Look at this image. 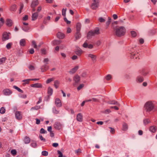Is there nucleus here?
Masks as SVG:
<instances>
[{
    "mask_svg": "<svg viewBox=\"0 0 157 157\" xmlns=\"http://www.w3.org/2000/svg\"><path fill=\"white\" fill-rule=\"evenodd\" d=\"M114 30L116 35L119 37L124 36L126 32V29L123 26L117 27Z\"/></svg>",
    "mask_w": 157,
    "mask_h": 157,
    "instance_id": "obj_1",
    "label": "nucleus"
},
{
    "mask_svg": "<svg viewBox=\"0 0 157 157\" xmlns=\"http://www.w3.org/2000/svg\"><path fill=\"white\" fill-rule=\"evenodd\" d=\"M154 106V104L152 101H147L144 105V109L147 112H150L153 109Z\"/></svg>",
    "mask_w": 157,
    "mask_h": 157,
    "instance_id": "obj_2",
    "label": "nucleus"
},
{
    "mask_svg": "<svg viewBox=\"0 0 157 157\" xmlns=\"http://www.w3.org/2000/svg\"><path fill=\"white\" fill-rule=\"evenodd\" d=\"M99 33V30L98 28H96L94 30H91L90 31L87 35V37L88 39L90 38L92 36L98 34Z\"/></svg>",
    "mask_w": 157,
    "mask_h": 157,
    "instance_id": "obj_3",
    "label": "nucleus"
},
{
    "mask_svg": "<svg viewBox=\"0 0 157 157\" xmlns=\"http://www.w3.org/2000/svg\"><path fill=\"white\" fill-rule=\"evenodd\" d=\"M92 2L90 7L92 10H95L99 6V0H92Z\"/></svg>",
    "mask_w": 157,
    "mask_h": 157,
    "instance_id": "obj_4",
    "label": "nucleus"
},
{
    "mask_svg": "<svg viewBox=\"0 0 157 157\" xmlns=\"http://www.w3.org/2000/svg\"><path fill=\"white\" fill-rule=\"evenodd\" d=\"M2 93L4 95L8 96L12 93V91L9 89H5L3 90Z\"/></svg>",
    "mask_w": 157,
    "mask_h": 157,
    "instance_id": "obj_5",
    "label": "nucleus"
},
{
    "mask_svg": "<svg viewBox=\"0 0 157 157\" xmlns=\"http://www.w3.org/2000/svg\"><path fill=\"white\" fill-rule=\"evenodd\" d=\"M88 57L91 59L93 63L96 61L97 56L92 54H89L87 55Z\"/></svg>",
    "mask_w": 157,
    "mask_h": 157,
    "instance_id": "obj_6",
    "label": "nucleus"
},
{
    "mask_svg": "<svg viewBox=\"0 0 157 157\" xmlns=\"http://www.w3.org/2000/svg\"><path fill=\"white\" fill-rule=\"evenodd\" d=\"M9 33H8L6 32L3 33L2 35V40L3 41H5L9 39Z\"/></svg>",
    "mask_w": 157,
    "mask_h": 157,
    "instance_id": "obj_7",
    "label": "nucleus"
},
{
    "mask_svg": "<svg viewBox=\"0 0 157 157\" xmlns=\"http://www.w3.org/2000/svg\"><path fill=\"white\" fill-rule=\"evenodd\" d=\"M55 128L57 129H60L62 128V125L59 122H56L54 124Z\"/></svg>",
    "mask_w": 157,
    "mask_h": 157,
    "instance_id": "obj_8",
    "label": "nucleus"
},
{
    "mask_svg": "<svg viewBox=\"0 0 157 157\" xmlns=\"http://www.w3.org/2000/svg\"><path fill=\"white\" fill-rule=\"evenodd\" d=\"M49 68V67L46 64L43 65L40 68L41 71L42 72H44L48 70Z\"/></svg>",
    "mask_w": 157,
    "mask_h": 157,
    "instance_id": "obj_9",
    "label": "nucleus"
},
{
    "mask_svg": "<svg viewBox=\"0 0 157 157\" xmlns=\"http://www.w3.org/2000/svg\"><path fill=\"white\" fill-rule=\"evenodd\" d=\"M130 57L132 58H135L136 59H139V54L138 53L132 52L130 53Z\"/></svg>",
    "mask_w": 157,
    "mask_h": 157,
    "instance_id": "obj_10",
    "label": "nucleus"
},
{
    "mask_svg": "<svg viewBox=\"0 0 157 157\" xmlns=\"http://www.w3.org/2000/svg\"><path fill=\"white\" fill-rule=\"evenodd\" d=\"M15 116L16 119L17 120H20L22 118V116L21 113L19 111H16L15 112Z\"/></svg>",
    "mask_w": 157,
    "mask_h": 157,
    "instance_id": "obj_11",
    "label": "nucleus"
},
{
    "mask_svg": "<svg viewBox=\"0 0 157 157\" xmlns=\"http://www.w3.org/2000/svg\"><path fill=\"white\" fill-rule=\"evenodd\" d=\"M83 116L82 114L79 113L77 115L76 119L77 121L79 122H82V121Z\"/></svg>",
    "mask_w": 157,
    "mask_h": 157,
    "instance_id": "obj_12",
    "label": "nucleus"
},
{
    "mask_svg": "<svg viewBox=\"0 0 157 157\" xmlns=\"http://www.w3.org/2000/svg\"><path fill=\"white\" fill-rule=\"evenodd\" d=\"M83 47L85 48H88L89 49H92L93 48V46L91 44H88L86 42L84 43L83 45Z\"/></svg>",
    "mask_w": 157,
    "mask_h": 157,
    "instance_id": "obj_13",
    "label": "nucleus"
},
{
    "mask_svg": "<svg viewBox=\"0 0 157 157\" xmlns=\"http://www.w3.org/2000/svg\"><path fill=\"white\" fill-rule=\"evenodd\" d=\"M31 86L33 87L40 88L42 87V85L40 83H36L31 84Z\"/></svg>",
    "mask_w": 157,
    "mask_h": 157,
    "instance_id": "obj_14",
    "label": "nucleus"
},
{
    "mask_svg": "<svg viewBox=\"0 0 157 157\" xmlns=\"http://www.w3.org/2000/svg\"><path fill=\"white\" fill-rule=\"evenodd\" d=\"M78 68V66H75V67L72 68L70 71H69V73L70 74H73L75 73L76 71L77 70Z\"/></svg>",
    "mask_w": 157,
    "mask_h": 157,
    "instance_id": "obj_15",
    "label": "nucleus"
},
{
    "mask_svg": "<svg viewBox=\"0 0 157 157\" xmlns=\"http://www.w3.org/2000/svg\"><path fill=\"white\" fill-rule=\"evenodd\" d=\"M38 2L37 0H34L33 1L31 4V7L32 8H34L38 4Z\"/></svg>",
    "mask_w": 157,
    "mask_h": 157,
    "instance_id": "obj_16",
    "label": "nucleus"
},
{
    "mask_svg": "<svg viewBox=\"0 0 157 157\" xmlns=\"http://www.w3.org/2000/svg\"><path fill=\"white\" fill-rule=\"evenodd\" d=\"M75 52L77 55L80 56L83 53V51L80 48H78L75 51Z\"/></svg>",
    "mask_w": 157,
    "mask_h": 157,
    "instance_id": "obj_17",
    "label": "nucleus"
},
{
    "mask_svg": "<svg viewBox=\"0 0 157 157\" xmlns=\"http://www.w3.org/2000/svg\"><path fill=\"white\" fill-rule=\"evenodd\" d=\"M55 103L56 106L58 107H60L62 105L61 101L59 98H57L56 99Z\"/></svg>",
    "mask_w": 157,
    "mask_h": 157,
    "instance_id": "obj_18",
    "label": "nucleus"
},
{
    "mask_svg": "<svg viewBox=\"0 0 157 157\" xmlns=\"http://www.w3.org/2000/svg\"><path fill=\"white\" fill-rule=\"evenodd\" d=\"M6 25L8 26H11L13 25L12 21L10 19H7L6 20Z\"/></svg>",
    "mask_w": 157,
    "mask_h": 157,
    "instance_id": "obj_19",
    "label": "nucleus"
},
{
    "mask_svg": "<svg viewBox=\"0 0 157 157\" xmlns=\"http://www.w3.org/2000/svg\"><path fill=\"white\" fill-rule=\"evenodd\" d=\"M156 129L157 128L155 126H151L149 128V130L153 133L155 132H156Z\"/></svg>",
    "mask_w": 157,
    "mask_h": 157,
    "instance_id": "obj_20",
    "label": "nucleus"
},
{
    "mask_svg": "<svg viewBox=\"0 0 157 157\" xmlns=\"http://www.w3.org/2000/svg\"><path fill=\"white\" fill-rule=\"evenodd\" d=\"M57 36L59 39H63L65 37V35L63 33L59 32L57 33Z\"/></svg>",
    "mask_w": 157,
    "mask_h": 157,
    "instance_id": "obj_21",
    "label": "nucleus"
},
{
    "mask_svg": "<svg viewBox=\"0 0 157 157\" xmlns=\"http://www.w3.org/2000/svg\"><path fill=\"white\" fill-rule=\"evenodd\" d=\"M143 81V78L141 76H138L136 79V81L137 82L140 83L142 82Z\"/></svg>",
    "mask_w": 157,
    "mask_h": 157,
    "instance_id": "obj_22",
    "label": "nucleus"
},
{
    "mask_svg": "<svg viewBox=\"0 0 157 157\" xmlns=\"http://www.w3.org/2000/svg\"><path fill=\"white\" fill-rule=\"evenodd\" d=\"M38 16V14L37 13H35L33 14L32 16V20L33 21H34L36 20Z\"/></svg>",
    "mask_w": 157,
    "mask_h": 157,
    "instance_id": "obj_23",
    "label": "nucleus"
},
{
    "mask_svg": "<svg viewBox=\"0 0 157 157\" xmlns=\"http://www.w3.org/2000/svg\"><path fill=\"white\" fill-rule=\"evenodd\" d=\"M81 27V24L80 23L78 22L77 23L76 25V31H80Z\"/></svg>",
    "mask_w": 157,
    "mask_h": 157,
    "instance_id": "obj_24",
    "label": "nucleus"
},
{
    "mask_svg": "<svg viewBox=\"0 0 157 157\" xmlns=\"http://www.w3.org/2000/svg\"><path fill=\"white\" fill-rule=\"evenodd\" d=\"M80 80V77L78 75H76L74 77V80L76 83H78Z\"/></svg>",
    "mask_w": 157,
    "mask_h": 157,
    "instance_id": "obj_25",
    "label": "nucleus"
},
{
    "mask_svg": "<svg viewBox=\"0 0 157 157\" xmlns=\"http://www.w3.org/2000/svg\"><path fill=\"white\" fill-rule=\"evenodd\" d=\"M26 41L25 39H22L20 41V44L21 46H24L25 44Z\"/></svg>",
    "mask_w": 157,
    "mask_h": 157,
    "instance_id": "obj_26",
    "label": "nucleus"
},
{
    "mask_svg": "<svg viewBox=\"0 0 157 157\" xmlns=\"http://www.w3.org/2000/svg\"><path fill=\"white\" fill-rule=\"evenodd\" d=\"M75 38L76 40L80 38L81 37V34L80 31H76V34L75 35Z\"/></svg>",
    "mask_w": 157,
    "mask_h": 157,
    "instance_id": "obj_27",
    "label": "nucleus"
},
{
    "mask_svg": "<svg viewBox=\"0 0 157 157\" xmlns=\"http://www.w3.org/2000/svg\"><path fill=\"white\" fill-rule=\"evenodd\" d=\"M59 82L57 80H56L54 82V85L56 88L57 89L59 87Z\"/></svg>",
    "mask_w": 157,
    "mask_h": 157,
    "instance_id": "obj_28",
    "label": "nucleus"
},
{
    "mask_svg": "<svg viewBox=\"0 0 157 157\" xmlns=\"http://www.w3.org/2000/svg\"><path fill=\"white\" fill-rule=\"evenodd\" d=\"M55 78L54 77H52V78H49L47 79V80L46 81V84H49L51 82L53 81Z\"/></svg>",
    "mask_w": 157,
    "mask_h": 157,
    "instance_id": "obj_29",
    "label": "nucleus"
},
{
    "mask_svg": "<svg viewBox=\"0 0 157 157\" xmlns=\"http://www.w3.org/2000/svg\"><path fill=\"white\" fill-rule=\"evenodd\" d=\"M24 141L26 144L29 143L30 142V138L28 137H25L24 139Z\"/></svg>",
    "mask_w": 157,
    "mask_h": 157,
    "instance_id": "obj_30",
    "label": "nucleus"
},
{
    "mask_svg": "<svg viewBox=\"0 0 157 157\" xmlns=\"http://www.w3.org/2000/svg\"><path fill=\"white\" fill-rule=\"evenodd\" d=\"M109 103L110 104L116 105L118 106H119L120 105L119 104L117 101H109Z\"/></svg>",
    "mask_w": 157,
    "mask_h": 157,
    "instance_id": "obj_31",
    "label": "nucleus"
},
{
    "mask_svg": "<svg viewBox=\"0 0 157 157\" xmlns=\"http://www.w3.org/2000/svg\"><path fill=\"white\" fill-rule=\"evenodd\" d=\"M48 94L49 95H51L53 93V89L52 88H51L50 87H49L48 88Z\"/></svg>",
    "mask_w": 157,
    "mask_h": 157,
    "instance_id": "obj_32",
    "label": "nucleus"
},
{
    "mask_svg": "<svg viewBox=\"0 0 157 157\" xmlns=\"http://www.w3.org/2000/svg\"><path fill=\"white\" fill-rule=\"evenodd\" d=\"M128 128L127 124L125 123H124L123 124L122 130L123 131H126Z\"/></svg>",
    "mask_w": 157,
    "mask_h": 157,
    "instance_id": "obj_33",
    "label": "nucleus"
},
{
    "mask_svg": "<svg viewBox=\"0 0 157 157\" xmlns=\"http://www.w3.org/2000/svg\"><path fill=\"white\" fill-rule=\"evenodd\" d=\"M16 10V5H13L11 6L10 8V10L15 12Z\"/></svg>",
    "mask_w": 157,
    "mask_h": 157,
    "instance_id": "obj_34",
    "label": "nucleus"
},
{
    "mask_svg": "<svg viewBox=\"0 0 157 157\" xmlns=\"http://www.w3.org/2000/svg\"><path fill=\"white\" fill-rule=\"evenodd\" d=\"M40 105H36L34 107H32L31 108V110H37L39 109H40Z\"/></svg>",
    "mask_w": 157,
    "mask_h": 157,
    "instance_id": "obj_35",
    "label": "nucleus"
},
{
    "mask_svg": "<svg viewBox=\"0 0 157 157\" xmlns=\"http://www.w3.org/2000/svg\"><path fill=\"white\" fill-rule=\"evenodd\" d=\"M61 43L59 40H55L52 42L53 44L54 45H58Z\"/></svg>",
    "mask_w": 157,
    "mask_h": 157,
    "instance_id": "obj_36",
    "label": "nucleus"
},
{
    "mask_svg": "<svg viewBox=\"0 0 157 157\" xmlns=\"http://www.w3.org/2000/svg\"><path fill=\"white\" fill-rule=\"evenodd\" d=\"M6 60V57H3L1 58H0V64H2L4 63Z\"/></svg>",
    "mask_w": 157,
    "mask_h": 157,
    "instance_id": "obj_37",
    "label": "nucleus"
},
{
    "mask_svg": "<svg viewBox=\"0 0 157 157\" xmlns=\"http://www.w3.org/2000/svg\"><path fill=\"white\" fill-rule=\"evenodd\" d=\"M111 21V19L110 17H108V21L106 22V25L107 26H108L110 24Z\"/></svg>",
    "mask_w": 157,
    "mask_h": 157,
    "instance_id": "obj_38",
    "label": "nucleus"
},
{
    "mask_svg": "<svg viewBox=\"0 0 157 157\" xmlns=\"http://www.w3.org/2000/svg\"><path fill=\"white\" fill-rule=\"evenodd\" d=\"M6 111L4 107H2L0 109V113L1 114H4Z\"/></svg>",
    "mask_w": 157,
    "mask_h": 157,
    "instance_id": "obj_39",
    "label": "nucleus"
},
{
    "mask_svg": "<svg viewBox=\"0 0 157 157\" xmlns=\"http://www.w3.org/2000/svg\"><path fill=\"white\" fill-rule=\"evenodd\" d=\"M131 34L132 36L133 37H135L137 35L136 33V32L134 31H132L131 32Z\"/></svg>",
    "mask_w": 157,
    "mask_h": 157,
    "instance_id": "obj_40",
    "label": "nucleus"
},
{
    "mask_svg": "<svg viewBox=\"0 0 157 157\" xmlns=\"http://www.w3.org/2000/svg\"><path fill=\"white\" fill-rule=\"evenodd\" d=\"M4 22V19L2 18H1L0 19V28L3 25Z\"/></svg>",
    "mask_w": 157,
    "mask_h": 157,
    "instance_id": "obj_41",
    "label": "nucleus"
},
{
    "mask_svg": "<svg viewBox=\"0 0 157 157\" xmlns=\"http://www.w3.org/2000/svg\"><path fill=\"white\" fill-rule=\"evenodd\" d=\"M98 21L101 23L104 22L105 20L104 18L102 17H100L98 19Z\"/></svg>",
    "mask_w": 157,
    "mask_h": 157,
    "instance_id": "obj_42",
    "label": "nucleus"
},
{
    "mask_svg": "<svg viewBox=\"0 0 157 157\" xmlns=\"http://www.w3.org/2000/svg\"><path fill=\"white\" fill-rule=\"evenodd\" d=\"M32 44L34 48L36 49L37 48V46L36 44V43L35 41L33 40L32 41Z\"/></svg>",
    "mask_w": 157,
    "mask_h": 157,
    "instance_id": "obj_43",
    "label": "nucleus"
},
{
    "mask_svg": "<svg viewBox=\"0 0 157 157\" xmlns=\"http://www.w3.org/2000/svg\"><path fill=\"white\" fill-rule=\"evenodd\" d=\"M31 81V79H27L23 80V82H25L23 84L25 85L26 84H29L30 81Z\"/></svg>",
    "mask_w": 157,
    "mask_h": 157,
    "instance_id": "obj_44",
    "label": "nucleus"
},
{
    "mask_svg": "<svg viewBox=\"0 0 157 157\" xmlns=\"http://www.w3.org/2000/svg\"><path fill=\"white\" fill-rule=\"evenodd\" d=\"M41 154L43 156H47L48 155V152L46 151H42Z\"/></svg>",
    "mask_w": 157,
    "mask_h": 157,
    "instance_id": "obj_45",
    "label": "nucleus"
},
{
    "mask_svg": "<svg viewBox=\"0 0 157 157\" xmlns=\"http://www.w3.org/2000/svg\"><path fill=\"white\" fill-rule=\"evenodd\" d=\"M13 88L14 89H16V90H17L18 91L20 92H21V93H23V91L21 90L20 88H18V87H17L16 86H13Z\"/></svg>",
    "mask_w": 157,
    "mask_h": 157,
    "instance_id": "obj_46",
    "label": "nucleus"
},
{
    "mask_svg": "<svg viewBox=\"0 0 157 157\" xmlns=\"http://www.w3.org/2000/svg\"><path fill=\"white\" fill-rule=\"evenodd\" d=\"M67 10L66 8L63 9L62 10V14L63 16H65L66 15V12Z\"/></svg>",
    "mask_w": 157,
    "mask_h": 157,
    "instance_id": "obj_47",
    "label": "nucleus"
},
{
    "mask_svg": "<svg viewBox=\"0 0 157 157\" xmlns=\"http://www.w3.org/2000/svg\"><path fill=\"white\" fill-rule=\"evenodd\" d=\"M143 121L145 124H147L150 122V121L148 119H146L144 120Z\"/></svg>",
    "mask_w": 157,
    "mask_h": 157,
    "instance_id": "obj_48",
    "label": "nucleus"
},
{
    "mask_svg": "<svg viewBox=\"0 0 157 157\" xmlns=\"http://www.w3.org/2000/svg\"><path fill=\"white\" fill-rule=\"evenodd\" d=\"M40 132L41 133L44 134L47 133V131H45L44 128H42L40 130Z\"/></svg>",
    "mask_w": 157,
    "mask_h": 157,
    "instance_id": "obj_49",
    "label": "nucleus"
},
{
    "mask_svg": "<svg viewBox=\"0 0 157 157\" xmlns=\"http://www.w3.org/2000/svg\"><path fill=\"white\" fill-rule=\"evenodd\" d=\"M52 111L53 113L55 114H58L59 113V111L57 110L56 108L55 107L53 108Z\"/></svg>",
    "mask_w": 157,
    "mask_h": 157,
    "instance_id": "obj_50",
    "label": "nucleus"
},
{
    "mask_svg": "<svg viewBox=\"0 0 157 157\" xmlns=\"http://www.w3.org/2000/svg\"><path fill=\"white\" fill-rule=\"evenodd\" d=\"M24 7V5L23 4L21 3L20 5V7L19 10V13H20L21 12V10L23 9Z\"/></svg>",
    "mask_w": 157,
    "mask_h": 157,
    "instance_id": "obj_51",
    "label": "nucleus"
},
{
    "mask_svg": "<svg viewBox=\"0 0 157 157\" xmlns=\"http://www.w3.org/2000/svg\"><path fill=\"white\" fill-rule=\"evenodd\" d=\"M84 86V85L83 84H80V85L77 87V90H80L82 88H83Z\"/></svg>",
    "mask_w": 157,
    "mask_h": 157,
    "instance_id": "obj_52",
    "label": "nucleus"
},
{
    "mask_svg": "<svg viewBox=\"0 0 157 157\" xmlns=\"http://www.w3.org/2000/svg\"><path fill=\"white\" fill-rule=\"evenodd\" d=\"M111 75H107L105 77V79L107 80H109L111 78Z\"/></svg>",
    "mask_w": 157,
    "mask_h": 157,
    "instance_id": "obj_53",
    "label": "nucleus"
},
{
    "mask_svg": "<svg viewBox=\"0 0 157 157\" xmlns=\"http://www.w3.org/2000/svg\"><path fill=\"white\" fill-rule=\"evenodd\" d=\"M11 153L13 155H15L17 154V151L15 150H13L11 151Z\"/></svg>",
    "mask_w": 157,
    "mask_h": 157,
    "instance_id": "obj_54",
    "label": "nucleus"
},
{
    "mask_svg": "<svg viewBox=\"0 0 157 157\" xmlns=\"http://www.w3.org/2000/svg\"><path fill=\"white\" fill-rule=\"evenodd\" d=\"M22 29L25 31H27L29 30V28L27 26H25L22 27Z\"/></svg>",
    "mask_w": 157,
    "mask_h": 157,
    "instance_id": "obj_55",
    "label": "nucleus"
},
{
    "mask_svg": "<svg viewBox=\"0 0 157 157\" xmlns=\"http://www.w3.org/2000/svg\"><path fill=\"white\" fill-rule=\"evenodd\" d=\"M57 152L59 155L58 157H63V156L62 153L60 151L58 150Z\"/></svg>",
    "mask_w": 157,
    "mask_h": 157,
    "instance_id": "obj_56",
    "label": "nucleus"
},
{
    "mask_svg": "<svg viewBox=\"0 0 157 157\" xmlns=\"http://www.w3.org/2000/svg\"><path fill=\"white\" fill-rule=\"evenodd\" d=\"M31 146L33 147H36L37 146L36 143L35 142L32 143L31 144Z\"/></svg>",
    "mask_w": 157,
    "mask_h": 157,
    "instance_id": "obj_57",
    "label": "nucleus"
},
{
    "mask_svg": "<svg viewBox=\"0 0 157 157\" xmlns=\"http://www.w3.org/2000/svg\"><path fill=\"white\" fill-rule=\"evenodd\" d=\"M95 44L98 46H99L101 44V41L100 40H97L95 43Z\"/></svg>",
    "mask_w": 157,
    "mask_h": 157,
    "instance_id": "obj_58",
    "label": "nucleus"
},
{
    "mask_svg": "<svg viewBox=\"0 0 157 157\" xmlns=\"http://www.w3.org/2000/svg\"><path fill=\"white\" fill-rule=\"evenodd\" d=\"M49 61V59L48 58H46L44 59L43 62L44 63H45V64H46L47 65L48 63V62Z\"/></svg>",
    "mask_w": 157,
    "mask_h": 157,
    "instance_id": "obj_59",
    "label": "nucleus"
},
{
    "mask_svg": "<svg viewBox=\"0 0 157 157\" xmlns=\"http://www.w3.org/2000/svg\"><path fill=\"white\" fill-rule=\"evenodd\" d=\"M40 138L41 140L43 141V142H45L46 141L45 139L41 135H40Z\"/></svg>",
    "mask_w": 157,
    "mask_h": 157,
    "instance_id": "obj_60",
    "label": "nucleus"
},
{
    "mask_svg": "<svg viewBox=\"0 0 157 157\" xmlns=\"http://www.w3.org/2000/svg\"><path fill=\"white\" fill-rule=\"evenodd\" d=\"M109 128L111 129L110 132L112 134H113L115 132V129L111 127H109Z\"/></svg>",
    "mask_w": 157,
    "mask_h": 157,
    "instance_id": "obj_61",
    "label": "nucleus"
},
{
    "mask_svg": "<svg viewBox=\"0 0 157 157\" xmlns=\"http://www.w3.org/2000/svg\"><path fill=\"white\" fill-rule=\"evenodd\" d=\"M92 101H93L94 102H99V100L97 98H92Z\"/></svg>",
    "mask_w": 157,
    "mask_h": 157,
    "instance_id": "obj_62",
    "label": "nucleus"
},
{
    "mask_svg": "<svg viewBox=\"0 0 157 157\" xmlns=\"http://www.w3.org/2000/svg\"><path fill=\"white\" fill-rule=\"evenodd\" d=\"M64 20L67 24H70L71 23V21H68L66 17L64 18Z\"/></svg>",
    "mask_w": 157,
    "mask_h": 157,
    "instance_id": "obj_63",
    "label": "nucleus"
},
{
    "mask_svg": "<svg viewBox=\"0 0 157 157\" xmlns=\"http://www.w3.org/2000/svg\"><path fill=\"white\" fill-rule=\"evenodd\" d=\"M29 68L31 70H33L35 69L34 67L33 66L31 65L29 66Z\"/></svg>",
    "mask_w": 157,
    "mask_h": 157,
    "instance_id": "obj_64",
    "label": "nucleus"
}]
</instances>
